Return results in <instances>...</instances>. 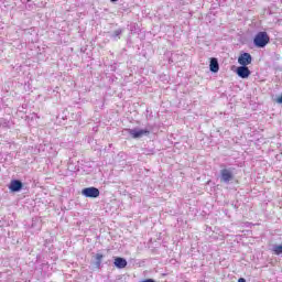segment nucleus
Returning a JSON list of instances; mask_svg holds the SVG:
<instances>
[{"mask_svg":"<svg viewBox=\"0 0 282 282\" xmlns=\"http://www.w3.org/2000/svg\"><path fill=\"white\" fill-rule=\"evenodd\" d=\"M253 43L256 47H265L270 43V35L265 31L258 32L253 39Z\"/></svg>","mask_w":282,"mask_h":282,"instance_id":"f257e3e1","label":"nucleus"},{"mask_svg":"<svg viewBox=\"0 0 282 282\" xmlns=\"http://www.w3.org/2000/svg\"><path fill=\"white\" fill-rule=\"evenodd\" d=\"M82 195H84V197L96 199V197H100V189L97 187H86L82 189Z\"/></svg>","mask_w":282,"mask_h":282,"instance_id":"f03ea898","label":"nucleus"},{"mask_svg":"<svg viewBox=\"0 0 282 282\" xmlns=\"http://www.w3.org/2000/svg\"><path fill=\"white\" fill-rule=\"evenodd\" d=\"M238 63L242 67H248V65L252 64V55L250 53H242L238 57Z\"/></svg>","mask_w":282,"mask_h":282,"instance_id":"7ed1b4c3","label":"nucleus"},{"mask_svg":"<svg viewBox=\"0 0 282 282\" xmlns=\"http://www.w3.org/2000/svg\"><path fill=\"white\" fill-rule=\"evenodd\" d=\"M236 74L239 76V78H250V74H252L250 72V68H248V66H239L236 69Z\"/></svg>","mask_w":282,"mask_h":282,"instance_id":"20e7f679","label":"nucleus"},{"mask_svg":"<svg viewBox=\"0 0 282 282\" xmlns=\"http://www.w3.org/2000/svg\"><path fill=\"white\" fill-rule=\"evenodd\" d=\"M22 188H23V183L19 180L11 181V183L9 185V189L12 193H19V191H21Z\"/></svg>","mask_w":282,"mask_h":282,"instance_id":"39448f33","label":"nucleus"},{"mask_svg":"<svg viewBox=\"0 0 282 282\" xmlns=\"http://www.w3.org/2000/svg\"><path fill=\"white\" fill-rule=\"evenodd\" d=\"M129 133L131 138L134 140H138V138H142V135H149V130H135V129H130Z\"/></svg>","mask_w":282,"mask_h":282,"instance_id":"423d86ee","label":"nucleus"},{"mask_svg":"<svg viewBox=\"0 0 282 282\" xmlns=\"http://www.w3.org/2000/svg\"><path fill=\"white\" fill-rule=\"evenodd\" d=\"M220 176H221V180L223 182H230V180H232L235 176L232 175V172L228 169H223L220 171Z\"/></svg>","mask_w":282,"mask_h":282,"instance_id":"0eeeda50","label":"nucleus"},{"mask_svg":"<svg viewBox=\"0 0 282 282\" xmlns=\"http://www.w3.org/2000/svg\"><path fill=\"white\" fill-rule=\"evenodd\" d=\"M113 263H115L116 268H118L119 270L127 268V259H124V258L117 257V258H115Z\"/></svg>","mask_w":282,"mask_h":282,"instance_id":"6e6552de","label":"nucleus"},{"mask_svg":"<svg viewBox=\"0 0 282 282\" xmlns=\"http://www.w3.org/2000/svg\"><path fill=\"white\" fill-rule=\"evenodd\" d=\"M209 69L214 74H217V72H219V62L217 61V58L213 57L210 59Z\"/></svg>","mask_w":282,"mask_h":282,"instance_id":"1a4fd4ad","label":"nucleus"},{"mask_svg":"<svg viewBox=\"0 0 282 282\" xmlns=\"http://www.w3.org/2000/svg\"><path fill=\"white\" fill-rule=\"evenodd\" d=\"M273 253L279 257V254H282V245H276L273 247Z\"/></svg>","mask_w":282,"mask_h":282,"instance_id":"9d476101","label":"nucleus"},{"mask_svg":"<svg viewBox=\"0 0 282 282\" xmlns=\"http://www.w3.org/2000/svg\"><path fill=\"white\" fill-rule=\"evenodd\" d=\"M102 253H97L96 254V261H97V268H100V263H102Z\"/></svg>","mask_w":282,"mask_h":282,"instance_id":"9b49d317","label":"nucleus"},{"mask_svg":"<svg viewBox=\"0 0 282 282\" xmlns=\"http://www.w3.org/2000/svg\"><path fill=\"white\" fill-rule=\"evenodd\" d=\"M275 102H278V105H282V95L275 99Z\"/></svg>","mask_w":282,"mask_h":282,"instance_id":"f8f14e48","label":"nucleus"},{"mask_svg":"<svg viewBox=\"0 0 282 282\" xmlns=\"http://www.w3.org/2000/svg\"><path fill=\"white\" fill-rule=\"evenodd\" d=\"M142 282H155V280H153V279H147V280H143Z\"/></svg>","mask_w":282,"mask_h":282,"instance_id":"ddd939ff","label":"nucleus"},{"mask_svg":"<svg viewBox=\"0 0 282 282\" xmlns=\"http://www.w3.org/2000/svg\"><path fill=\"white\" fill-rule=\"evenodd\" d=\"M238 282H246V279L239 278V279H238Z\"/></svg>","mask_w":282,"mask_h":282,"instance_id":"4468645a","label":"nucleus"},{"mask_svg":"<svg viewBox=\"0 0 282 282\" xmlns=\"http://www.w3.org/2000/svg\"><path fill=\"white\" fill-rule=\"evenodd\" d=\"M110 1H118V0H110Z\"/></svg>","mask_w":282,"mask_h":282,"instance_id":"2eb2a0df","label":"nucleus"}]
</instances>
